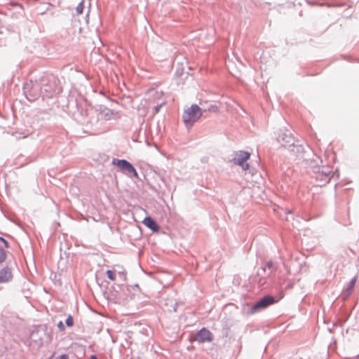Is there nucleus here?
Masks as SVG:
<instances>
[{"instance_id": "12", "label": "nucleus", "mask_w": 359, "mask_h": 359, "mask_svg": "<svg viewBox=\"0 0 359 359\" xmlns=\"http://www.w3.org/2000/svg\"><path fill=\"white\" fill-rule=\"evenodd\" d=\"M107 276L111 280L114 281L116 280V274L114 271L108 270L107 271Z\"/></svg>"}, {"instance_id": "9", "label": "nucleus", "mask_w": 359, "mask_h": 359, "mask_svg": "<svg viewBox=\"0 0 359 359\" xmlns=\"http://www.w3.org/2000/svg\"><path fill=\"white\" fill-rule=\"evenodd\" d=\"M12 277V273L9 269L4 268L0 271V283L8 282Z\"/></svg>"}, {"instance_id": "1", "label": "nucleus", "mask_w": 359, "mask_h": 359, "mask_svg": "<svg viewBox=\"0 0 359 359\" xmlns=\"http://www.w3.org/2000/svg\"><path fill=\"white\" fill-rule=\"evenodd\" d=\"M163 94L162 92L150 90L149 92L148 98L141 101L140 105L138 107L137 109L140 110L141 107L145 109L151 104H156V106L154 107L153 114H155L158 113L159 109L165 104V102L163 100Z\"/></svg>"}, {"instance_id": "6", "label": "nucleus", "mask_w": 359, "mask_h": 359, "mask_svg": "<svg viewBox=\"0 0 359 359\" xmlns=\"http://www.w3.org/2000/svg\"><path fill=\"white\" fill-rule=\"evenodd\" d=\"M194 340L199 343L210 342L212 340V334L206 328H202L196 333Z\"/></svg>"}, {"instance_id": "5", "label": "nucleus", "mask_w": 359, "mask_h": 359, "mask_svg": "<svg viewBox=\"0 0 359 359\" xmlns=\"http://www.w3.org/2000/svg\"><path fill=\"white\" fill-rule=\"evenodd\" d=\"M275 299L272 296H266L256 303L251 309V313H253L259 310L263 309L273 304Z\"/></svg>"}, {"instance_id": "4", "label": "nucleus", "mask_w": 359, "mask_h": 359, "mask_svg": "<svg viewBox=\"0 0 359 359\" xmlns=\"http://www.w3.org/2000/svg\"><path fill=\"white\" fill-rule=\"evenodd\" d=\"M112 164L117 166L123 172L133 173L135 177L138 176L134 167L126 160L113 159Z\"/></svg>"}, {"instance_id": "13", "label": "nucleus", "mask_w": 359, "mask_h": 359, "mask_svg": "<svg viewBox=\"0 0 359 359\" xmlns=\"http://www.w3.org/2000/svg\"><path fill=\"white\" fill-rule=\"evenodd\" d=\"M355 282H356V278H353L350 281L349 285H348V287L347 290L351 292L352 290V289L354 287Z\"/></svg>"}, {"instance_id": "7", "label": "nucleus", "mask_w": 359, "mask_h": 359, "mask_svg": "<svg viewBox=\"0 0 359 359\" xmlns=\"http://www.w3.org/2000/svg\"><path fill=\"white\" fill-rule=\"evenodd\" d=\"M8 248V242L4 238L0 237V263L5 261Z\"/></svg>"}, {"instance_id": "10", "label": "nucleus", "mask_w": 359, "mask_h": 359, "mask_svg": "<svg viewBox=\"0 0 359 359\" xmlns=\"http://www.w3.org/2000/svg\"><path fill=\"white\" fill-rule=\"evenodd\" d=\"M331 172L329 173L322 172V173L319 172L316 177L317 179L320 180L323 182H327L331 178Z\"/></svg>"}, {"instance_id": "16", "label": "nucleus", "mask_w": 359, "mask_h": 359, "mask_svg": "<svg viewBox=\"0 0 359 359\" xmlns=\"http://www.w3.org/2000/svg\"><path fill=\"white\" fill-rule=\"evenodd\" d=\"M58 327H59L60 328H62V329L64 328V327H63V324H62V322H60V323H58Z\"/></svg>"}, {"instance_id": "15", "label": "nucleus", "mask_w": 359, "mask_h": 359, "mask_svg": "<svg viewBox=\"0 0 359 359\" xmlns=\"http://www.w3.org/2000/svg\"><path fill=\"white\" fill-rule=\"evenodd\" d=\"M208 110L216 112L218 111V109H217V107H216V106H211L209 107Z\"/></svg>"}, {"instance_id": "11", "label": "nucleus", "mask_w": 359, "mask_h": 359, "mask_svg": "<svg viewBox=\"0 0 359 359\" xmlns=\"http://www.w3.org/2000/svg\"><path fill=\"white\" fill-rule=\"evenodd\" d=\"M83 9H84V4H83V1H81L76 6V11L77 14H81V13H83Z\"/></svg>"}, {"instance_id": "8", "label": "nucleus", "mask_w": 359, "mask_h": 359, "mask_svg": "<svg viewBox=\"0 0 359 359\" xmlns=\"http://www.w3.org/2000/svg\"><path fill=\"white\" fill-rule=\"evenodd\" d=\"M142 223L154 232H157L159 229L158 224L156 222L150 217H147L144 219Z\"/></svg>"}, {"instance_id": "14", "label": "nucleus", "mask_w": 359, "mask_h": 359, "mask_svg": "<svg viewBox=\"0 0 359 359\" xmlns=\"http://www.w3.org/2000/svg\"><path fill=\"white\" fill-rule=\"evenodd\" d=\"M66 324L69 327H72L73 325L74 320L73 318L71 316H68L67 318L66 319Z\"/></svg>"}, {"instance_id": "17", "label": "nucleus", "mask_w": 359, "mask_h": 359, "mask_svg": "<svg viewBox=\"0 0 359 359\" xmlns=\"http://www.w3.org/2000/svg\"><path fill=\"white\" fill-rule=\"evenodd\" d=\"M90 359H97L95 355L90 356Z\"/></svg>"}, {"instance_id": "3", "label": "nucleus", "mask_w": 359, "mask_h": 359, "mask_svg": "<svg viewBox=\"0 0 359 359\" xmlns=\"http://www.w3.org/2000/svg\"><path fill=\"white\" fill-rule=\"evenodd\" d=\"M250 153L244 151H239L236 153L233 162L234 164L238 165L243 168L244 170H247L249 168L248 163L245 162L250 158Z\"/></svg>"}, {"instance_id": "2", "label": "nucleus", "mask_w": 359, "mask_h": 359, "mask_svg": "<svg viewBox=\"0 0 359 359\" xmlns=\"http://www.w3.org/2000/svg\"><path fill=\"white\" fill-rule=\"evenodd\" d=\"M202 115L201 108L196 104L191 105L184 110L182 116L183 121L187 128H191Z\"/></svg>"}]
</instances>
